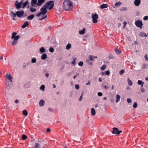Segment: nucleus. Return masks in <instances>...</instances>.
Segmentation results:
<instances>
[{
	"instance_id": "nucleus-1",
	"label": "nucleus",
	"mask_w": 148,
	"mask_h": 148,
	"mask_svg": "<svg viewBox=\"0 0 148 148\" xmlns=\"http://www.w3.org/2000/svg\"><path fill=\"white\" fill-rule=\"evenodd\" d=\"M73 4L70 0H64L63 3L62 8L66 11H70L72 10Z\"/></svg>"
},
{
	"instance_id": "nucleus-2",
	"label": "nucleus",
	"mask_w": 148,
	"mask_h": 148,
	"mask_svg": "<svg viewBox=\"0 0 148 148\" xmlns=\"http://www.w3.org/2000/svg\"><path fill=\"white\" fill-rule=\"evenodd\" d=\"M47 9L44 5L41 8V12L38 14L37 16L39 17L41 14H43V15L42 16V18L39 19V20H42L47 17V15L45 16V14L47 13Z\"/></svg>"
},
{
	"instance_id": "nucleus-3",
	"label": "nucleus",
	"mask_w": 148,
	"mask_h": 148,
	"mask_svg": "<svg viewBox=\"0 0 148 148\" xmlns=\"http://www.w3.org/2000/svg\"><path fill=\"white\" fill-rule=\"evenodd\" d=\"M16 33L15 32H13L12 34L11 38L12 39H14V40L12 43V45H15L16 44L18 40L20 37V36L19 35L16 36Z\"/></svg>"
},
{
	"instance_id": "nucleus-4",
	"label": "nucleus",
	"mask_w": 148,
	"mask_h": 148,
	"mask_svg": "<svg viewBox=\"0 0 148 148\" xmlns=\"http://www.w3.org/2000/svg\"><path fill=\"white\" fill-rule=\"evenodd\" d=\"M54 1H51L46 3L44 6L47 9L49 8V10H51L54 7Z\"/></svg>"
},
{
	"instance_id": "nucleus-5",
	"label": "nucleus",
	"mask_w": 148,
	"mask_h": 148,
	"mask_svg": "<svg viewBox=\"0 0 148 148\" xmlns=\"http://www.w3.org/2000/svg\"><path fill=\"white\" fill-rule=\"evenodd\" d=\"M91 17L92 19V22L95 23H96L97 22V19L98 18L99 16L97 14H92L91 15Z\"/></svg>"
},
{
	"instance_id": "nucleus-6",
	"label": "nucleus",
	"mask_w": 148,
	"mask_h": 148,
	"mask_svg": "<svg viewBox=\"0 0 148 148\" xmlns=\"http://www.w3.org/2000/svg\"><path fill=\"white\" fill-rule=\"evenodd\" d=\"M23 2L22 1H21L19 2L18 0H16L15 2V6L17 9H20L22 8V5Z\"/></svg>"
},
{
	"instance_id": "nucleus-7",
	"label": "nucleus",
	"mask_w": 148,
	"mask_h": 148,
	"mask_svg": "<svg viewBox=\"0 0 148 148\" xmlns=\"http://www.w3.org/2000/svg\"><path fill=\"white\" fill-rule=\"evenodd\" d=\"M135 24L137 27H139L140 29L142 28L143 25L142 22L140 20L136 21L135 22Z\"/></svg>"
},
{
	"instance_id": "nucleus-8",
	"label": "nucleus",
	"mask_w": 148,
	"mask_h": 148,
	"mask_svg": "<svg viewBox=\"0 0 148 148\" xmlns=\"http://www.w3.org/2000/svg\"><path fill=\"white\" fill-rule=\"evenodd\" d=\"M122 132V131L121 130L119 131L118 128L114 127L113 128V131L112 133L115 134H119L121 133Z\"/></svg>"
},
{
	"instance_id": "nucleus-9",
	"label": "nucleus",
	"mask_w": 148,
	"mask_h": 148,
	"mask_svg": "<svg viewBox=\"0 0 148 148\" xmlns=\"http://www.w3.org/2000/svg\"><path fill=\"white\" fill-rule=\"evenodd\" d=\"M5 77L6 78L8 79L10 82H12L13 78L10 73H7L5 75Z\"/></svg>"
},
{
	"instance_id": "nucleus-10",
	"label": "nucleus",
	"mask_w": 148,
	"mask_h": 148,
	"mask_svg": "<svg viewBox=\"0 0 148 148\" xmlns=\"http://www.w3.org/2000/svg\"><path fill=\"white\" fill-rule=\"evenodd\" d=\"M24 13V12L23 11H18L16 12V16L19 17H22L23 16Z\"/></svg>"
},
{
	"instance_id": "nucleus-11",
	"label": "nucleus",
	"mask_w": 148,
	"mask_h": 148,
	"mask_svg": "<svg viewBox=\"0 0 148 148\" xmlns=\"http://www.w3.org/2000/svg\"><path fill=\"white\" fill-rule=\"evenodd\" d=\"M46 0H38V2L37 3V5L38 6H40L42 4L44 3Z\"/></svg>"
},
{
	"instance_id": "nucleus-12",
	"label": "nucleus",
	"mask_w": 148,
	"mask_h": 148,
	"mask_svg": "<svg viewBox=\"0 0 148 148\" xmlns=\"http://www.w3.org/2000/svg\"><path fill=\"white\" fill-rule=\"evenodd\" d=\"M28 4H29V3L28 0L26 1L25 2H23L22 5V8H24Z\"/></svg>"
},
{
	"instance_id": "nucleus-13",
	"label": "nucleus",
	"mask_w": 148,
	"mask_h": 148,
	"mask_svg": "<svg viewBox=\"0 0 148 148\" xmlns=\"http://www.w3.org/2000/svg\"><path fill=\"white\" fill-rule=\"evenodd\" d=\"M35 7H36V5H34V6L31 5V6L30 7V10L31 12H34L36 11V9Z\"/></svg>"
},
{
	"instance_id": "nucleus-14",
	"label": "nucleus",
	"mask_w": 148,
	"mask_h": 148,
	"mask_svg": "<svg viewBox=\"0 0 148 148\" xmlns=\"http://www.w3.org/2000/svg\"><path fill=\"white\" fill-rule=\"evenodd\" d=\"M140 36L142 37H147V34L144 32H141L140 33Z\"/></svg>"
},
{
	"instance_id": "nucleus-15",
	"label": "nucleus",
	"mask_w": 148,
	"mask_h": 148,
	"mask_svg": "<svg viewBox=\"0 0 148 148\" xmlns=\"http://www.w3.org/2000/svg\"><path fill=\"white\" fill-rule=\"evenodd\" d=\"M140 0H135L134 1V4L136 6H138L140 5Z\"/></svg>"
},
{
	"instance_id": "nucleus-16",
	"label": "nucleus",
	"mask_w": 148,
	"mask_h": 148,
	"mask_svg": "<svg viewBox=\"0 0 148 148\" xmlns=\"http://www.w3.org/2000/svg\"><path fill=\"white\" fill-rule=\"evenodd\" d=\"M29 23L27 21L25 22L23 25L21 27L23 28H24L29 25Z\"/></svg>"
},
{
	"instance_id": "nucleus-17",
	"label": "nucleus",
	"mask_w": 148,
	"mask_h": 148,
	"mask_svg": "<svg viewBox=\"0 0 148 148\" xmlns=\"http://www.w3.org/2000/svg\"><path fill=\"white\" fill-rule=\"evenodd\" d=\"M37 0H31V4L32 6L37 5Z\"/></svg>"
},
{
	"instance_id": "nucleus-18",
	"label": "nucleus",
	"mask_w": 148,
	"mask_h": 148,
	"mask_svg": "<svg viewBox=\"0 0 148 148\" xmlns=\"http://www.w3.org/2000/svg\"><path fill=\"white\" fill-rule=\"evenodd\" d=\"M108 7V5L106 4H104L101 5L100 6V8L101 9H103L104 8H107Z\"/></svg>"
},
{
	"instance_id": "nucleus-19",
	"label": "nucleus",
	"mask_w": 148,
	"mask_h": 148,
	"mask_svg": "<svg viewBox=\"0 0 148 148\" xmlns=\"http://www.w3.org/2000/svg\"><path fill=\"white\" fill-rule=\"evenodd\" d=\"M45 104V101L43 99H41L39 103V104L40 106H43Z\"/></svg>"
},
{
	"instance_id": "nucleus-20",
	"label": "nucleus",
	"mask_w": 148,
	"mask_h": 148,
	"mask_svg": "<svg viewBox=\"0 0 148 148\" xmlns=\"http://www.w3.org/2000/svg\"><path fill=\"white\" fill-rule=\"evenodd\" d=\"M86 29L84 28L82 30L79 31V33L80 34H84L85 33Z\"/></svg>"
},
{
	"instance_id": "nucleus-21",
	"label": "nucleus",
	"mask_w": 148,
	"mask_h": 148,
	"mask_svg": "<svg viewBox=\"0 0 148 148\" xmlns=\"http://www.w3.org/2000/svg\"><path fill=\"white\" fill-rule=\"evenodd\" d=\"M39 51L40 53H43L45 52V49L44 47H42L40 49Z\"/></svg>"
},
{
	"instance_id": "nucleus-22",
	"label": "nucleus",
	"mask_w": 148,
	"mask_h": 148,
	"mask_svg": "<svg viewBox=\"0 0 148 148\" xmlns=\"http://www.w3.org/2000/svg\"><path fill=\"white\" fill-rule=\"evenodd\" d=\"M34 16L33 14H32L27 17V19L29 20H32L34 17Z\"/></svg>"
},
{
	"instance_id": "nucleus-23",
	"label": "nucleus",
	"mask_w": 148,
	"mask_h": 148,
	"mask_svg": "<svg viewBox=\"0 0 148 148\" xmlns=\"http://www.w3.org/2000/svg\"><path fill=\"white\" fill-rule=\"evenodd\" d=\"M121 98L120 96L118 95H116V103H118L120 101V99Z\"/></svg>"
},
{
	"instance_id": "nucleus-24",
	"label": "nucleus",
	"mask_w": 148,
	"mask_h": 148,
	"mask_svg": "<svg viewBox=\"0 0 148 148\" xmlns=\"http://www.w3.org/2000/svg\"><path fill=\"white\" fill-rule=\"evenodd\" d=\"M47 55L46 53L43 54L41 56V59L45 60L47 58Z\"/></svg>"
},
{
	"instance_id": "nucleus-25",
	"label": "nucleus",
	"mask_w": 148,
	"mask_h": 148,
	"mask_svg": "<svg viewBox=\"0 0 148 148\" xmlns=\"http://www.w3.org/2000/svg\"><path fill=\"white\" fill-rule=\"evenodd\" d=\"M91 113L92 116H94L95 114V110L94 108H92L91 109Z\"/></svg>"
},
{
	"instance_id": "nucleus-26",
	"label": "nucleus",
	"mask_w": 148,
	"mask_h": 148,
	"mask_svg": "<svg viewBox=\"0 0 148 148\" xmlns=\"http://www.w3.org/2000/svg\"><path fill=\"white\" fill-rule=\"evenodd\" d=\"M121 3L120 1L117 2L114 4L115 7H116L119 6L121 5Z\"/></svg>"
},
{
	"instance_id": "nucleus-27",
	"label": "nucleus",
	"mask_w": 148,
	"mask_h": 148,
	"mask_svg": "<svg viewBox=\"0 0 148 148\" xmlns=\"http://www.w3.org/2000/svg\"><path fill=\"white\" fill-rule=\"evenodd\" d=\"M127 82H128V84L130 86H131L132 85V81L130 80V79L128 78L127 79Z\"/></svg>"
},
{
	"instance_id": "nucleus-28",
	"label": "nucleus",
	"mask_w": 148,
	"mask_h": 148,
	"mask_svg": "<svg viewBox=\"0 0 148 148\" xmlns=\"http://www.w3.org/2000/svg\"><path fill=\"white\" fill-rule=\"evenodd\" d=\"M138 85H140L141 84V86L143 87V84H144V83L142 81L140 80H138Z\"/></svg>"
},
{
	"instance_id": "nucleus-29",
	"label": "nucleus",
	"mask_w": 148,
	"mask_h": 148,
	"mask_svg": "<svg viewBox=\"0 0 148 148\" xmlns=\"http://www.w3.org/2000/svg\"><path fill=\"white\" fill-rule=\"evenodd\" d=\"M115 51L116 53L118 54H120L121 53V51L119 50L118 49H115Z\"/></svg>"
},
{
	"instance_id": "nucleus-30",
	"label": "nucleus",
	"mask_w": 148,
	"mask_h": 148,
	"mask_svg": "<svg viewBox=\"0 0 148 148\" xmlns=\"http://www.w3.org/2000/svg\"><path fill=\"white\" fill-rule=\"evenodd\" d=\"M10 14L13 17H15L16 16V13H15L13 11L11 12L10 13Z\"/></svg>"
},
{
	"instance_id": "nucleus-31",
	"label": "nucleus",
	"mask_w": 148,
	"mask_h": 148,
	"mask_svg": "<svg viewBox=\"0 0 148 148\" xmlns=\"http://www.w3.org/2000/svg\"><path fill=\"white\" fill-rule=\"evenodd\" d=\"M71 44L68 43L66 45V48L67 49L69 50L71 48Z\"/></svg>"
},
{
	"instance_id": "nucleus-32",
	"label": "nucleus",
	"mask_w": 148,
	"mask_h": 148,
	"mask_svg": "<svg viewBox=\"0 0 148 148\" xmlns=\"http://www.w3.org/2000/svg\"><path fill=\"white\" fill-rule=\"evenodd\" d=\"M106 68V66L105 65H103L101 67V70L102 71L104 70Z\"/></svg>"
},
{
	"instance_id": "nucleus-33",
	"label": "nucleus",
	"mask_w": 148,
	"mask_h": 148,
	"mask_svg": "<svg viewBox=\"0 0 148 148\" xmlns=\"http://www.w3.org/2000/svg\"><path fill=\"white\" fill-rule=\"evenodd\" d=\"M120 10L121 11H126L127 10V8L126 7H122L120 9Z\"/></svg>"
},
{
	"instance_id": "nucleus-34",
	"label": "nucleus",
	"mask_w": 148,
	"mask_h": 148,
	"mask_svg": "<svg viewBox=\"0 0 148 148\" xmlns=\"http://www.w3.org/2000/svg\"><path fill=\"white\" fill-rule=\"evenodd\" d=\"M75 60L76 58H73V61L72 62V64L74 65V66L76 64Z\"/></svg>"
},
{
	"instance_id": "nucleus-35",
	"label": "nucleus",
	"mask_w": 148,
	"mask_h": 148,
	"mask_svg": "<svg viewBox=\"0 0 148 148\" xmlns=\"http://www.w3.org/2000/svg\"><path fill=\"white\" fill-rule=\"evenodd\" d=\"M23 114L25 116H26L27 115V112L26 110H23Z\"/></svg>"
},
{
	"instance_id": "nucleus-36",
	"label": "nucleus",
	"mask_w": 148,
	"mask_h": 148,
	"mask_svg": "<svg viewBox=\"0 0 148 148\" xmlns=\"http://www.w3.org/2000/svg\"><path fill=\"white\" fill-rule=\"evenodd\" d=\"M137 103L136 102H135L133 105V107L134 108H136L137 107Z\"/></svg>"
},
{
	"instance_id": "nucleus-37",
	"label": "nucleus",
	"mask_w": 148,
	"mask_h": 148,
	"mask_svg": "<svg viewBox=\"0 0 148 148\" xmlns=\"http://www.w3.org/2000/svg\"><path fill=\"white\" fill-rule=\"evenodd\" d=\"M83 93H84L83 92H82L80 96V98H79V99L78 100L79 101H82V97H83Z\"/></svg>"
},
{
	"instance_id": "nucleus-38",
	"label": "nucleus",
	"mask_w": 148,
	"mask_h": 148,
	"mask_svg": "<svg viewBox=\"0 0 148 148\" xmlns=\"http://www.w3.org/2000/svg\"><path fill=\"white\" fill-rule=\"evenodd\" d=\"M36 61V60L35 58H33L31 60L32 62L33 63H35Z\"/></svg>"
},
{
	"instance_id": "nucleus-39",
	"label": "nucleus",
	"mask_w": 148,
	"mask_h": 148,
	"mask_svg": "<svg viewBox=\"0 0 148 148\" xmlns=\"http://www.w3.org/2000/svg\"><path fill=\"white\" fill-rule=\"evenodd\" d=\"M27 138V136L25 135H23L22 136V138L23 140H25Z\"/></svg>"
},
{
	"instance_id": "nucleus-40",
	"label": "nucleus",
	"mask_w": 148,
	"mask_h": 148,
	"mask_svg": "<svg viewBox=\"0 0 148 148\" xmlns=\"http://www.w3.org/2000/svg\"><path fill=\"white\" fill-rule=\"evenodd\" d=\"M39 147V145L38 143H36L35 145L34 148H37Z\"/></svg>"
},
{
	"instance_id": "nucleus-41",
	"label": "nucleus",
	"mask_w": 148,
	"mask_h": 148,
	"mask_svg": "<svg viewBox=\"0 0 148 148\" xmlns=\"http://www.w3.org/2000/svg\"><path fill=\"white\" fill-rule=\"evenodd\" d=\"M78 65L79 66H83V62L79 61L78 63Z\"/></svg>"
},
{
	"instance_id": "nucleus-42",
	"label": "nucleus",
	"mask_w": 148,
	"mask_h": 148,
	"mask_svg": "<svg viewBox=\"0 0 148 148\" xmlns=\"http://www.w3.org/2000/svg\"><path fill=\"white\" fill-rule=\"evenodd\" d=\"M45 88V86L44 85H42L40 86V90H42L43 91H44V90Z\"/></svg>"
},
{
	"instance_id": "nucleus-43",
	"label": "nucleus",
	"mask_w": 148,
	"mask_h": 148,
	"mask_svg": "<svg viewBox=\"0 0 148 148\" xmlns=\"http://www.w3.org/2000/svg\"><path fill=\"white\" fill-rule=\"evenodd\" d=\"M125 71L123 69L121 70L119 72V74L120 75H122L124 72Z\"/></svg>"
},
{
	"instance_id": "nucleus-44",
	"label": "nucleus",
	"mask_w": 148,
	"mask_h": 148,
	"mask_svg": "<svg viewBox=\"0 0 148 148\" xmlns=\"http://www.w3.org/2000/svg\"><path fill=\"white\" fill-rule=\"evenodd\" d=\"M49 51L50 52L52 53V52H53V51H54V50L52 47H51L49 49Z\"/></svg>"
},
{
	"instance_id": "nucleus-45",
	"label": "nucleus",
	"mask_w": 148,
	"mask_h": 148,
	"mask_svg": "<svg viewBox=\"0 0 148 148\" xmlns=\"http://www.w3.org/2000/svg\"><path fill=\"white\" fill-rule=\"evenodd\" d=\"M105 74L107 75H109L110 72L109 71H106L105 72Z\"/></svg>"
},
{
	"instance_id": "nucleus-46",
	"label": "nucleus",
	"mask_w": 148,
	"mask_h": 148,
	"mask_svg": "<svg viewBox=\"0 0 148 148\" xmlns=\"http://www.w3.org/2000/svg\"><path fill=\"white\" fill-rule=\"evenodd\" d=\"M127 101L128 103H131L132 102L131 99L130 98H128L127 99Z\"/></svg>"
},
{
	"instance_id": "nucleus-47",
	"label": "nucleus",
	"mask_w": 148,
	"mask_h": 148,
	"mask_svg": "<svg viewBox=\"0 0 148 148\" xmlns=\"http://www.w3.org/2000/svg\"><path fill=\"white\" fill-rule=\"evenodd\" d=\"M143 20L145 21L147 20H148V16H145L143 17Z\"/></svg>"
},
{
	"instance_id": "nucleus-48",
	"label": "nucleus",
	"mask_w": 148,
	"mask_h": 148,
	"mask_svg": "<svg viewBox=\"0 0 148 148\" xmlns=\"http://www.w3.org/2000/svg\"><path fill=\"white\" fill-rule=\"evenodd\" d=\"M48 109L49 111H50L51 112H53L54 111V110H53V109L52 108H49Z\"/></svg>"
},
{
	"instance_id": "nucleus-49",
	"label": "nucleus",
	"mask_w": 148,
	"mask_h": 148,
	"mask_svg": "<svg viewBox=\"0 0 148 148\" xmlns=\"http://www.w3.org/2000/svg\"><path fill=\"white\" fill-rule=\"evenodd\" d=\"M75 88L76 89H78L79 88V85L78 84L75 85Z\"/></svg>"
},
{
	"instance_id": "nucleus-50",
	"label": "nucleus",
	"mask_w": 148,
	"mask_h": 148,
	"mask_svg": "<svg viewBox=\"0 0 148 148\" xmlns=\"http://www.w3.org/2000/svg\"><path fill=\"white\" fill-rule=\"evenodd\" d=\"M144 58H145V59L146 61H148V58L147 56V54H146L144 57Z\"/></svg>"
},
{
	"instance_id": "nucleus-51",
	"label": "nucleus",
	"mask_w": 148,
	"mask_h": 148,
	"mask_svg": "<svg viewBox=\"0 0 148 148\" xmlns=\"http://www.w3.org/2000/svg\"><path fill=\"white\" fill-rule=\"evenodd\" d=\"M97 95L99 96H101L102 95V93L101 92H99L97 93Z\"/></svg>"
},
{
	"instance_id": "nucleus-52",
	"label": "nucleus",
	"mask_w": 148,
	"mask_h": 148,
	"mask_svg": "<svg viewBox=\"0 0 148 148\" xmlns=\"http://www.w3.org/2000/svg\"><path fill=\"white\" fill-rule=\"evenodd\" d=\"M89 57H90V60H93L94 57L93 56H91V55H90L89 56Z\"/></svg>"
},
{
	"instance_id": "nucleus-53",
	"label": "nucleus",
	"mask_w": 148,
	"mask_h": 148,
	"mask_svg": "<svg viewBox=\"0 0 148 148\" xmlns=\"http://www.w3.org/2000/svg\"><path fill=\"white\" fill-rule=\"evenodd\" d=\"M140 90L142 92H144L145 91V90L143 88H141Z\"/></svg>"
},
{
	"instance_id": "nucleus-54",
	"label": "nucleus",
	"mask_w": 148,
	"mask_h": 148,
	"mask_svg": "<svg viewBox=\"0 0 148 148\" xmlns=\"http://www.w3.org/2000/svg\"><path fill=\"white\" fill-rule=\"evenodd\" d=\"M103 87L105 89H107L108 88V86L106 85L104 86Z\"/></svg>"
},
{
	"instance_id": "nucleus-55",
	"label": "nucleus",
	"mask_w": 148,
	"mask_h": 148,
	"mask_svg": "<svg viewBox=\"0 0 148 148\" xmlns=\"http://www.w3.org/2000/svg\"><path fill=\"white\" fill-rule=\"evenodd\" d=\"M123 24L124 25V26H126V24H127V22L125 21H124Z\"/></svg>"
},
{
	"instance_id": "nucleus-56",
	"label": "nucleus",
	"mask_w": 148,
	"mask_h": 148,
	"mask_svg": "<svg viewBox=\"0 0 148 148\" xmlns=\"http://www.w3.org/2000/svg\"><path fill=\"white\" fill-rule=\"evenodd\" d=\"M51 131L50 130L49 128H47L46 130L47 132H50Z\"/></svg>"
},
{
	"instance_id": "nucleus-57",
	"label": "nucleus",
	"mask_w": 148,
	"mask_h": 148,
	"mask_svg": "<svg viewBox=\"0 0 148 148\" xmlns=\"http://www.w3.org/2000/svg\"><path fill=\"white\" fill-rule=\"evenodd\" d=\"M45 76L47 77H48L49 76V74L48 73H47L45 74Z\"/></svg>"
},
{
	"instance_id": "nucleus-58",
	"label": "nucleus",
	"mask_w": 148,
	"mask_h": 148,
	"mask_svg": "<svg viewBox=\"0 0 148 148\" xmlns=\"http://www.w3.org/2000/svg\"><path fill=\"white\" fill-rule=\"evenodd\" d=\"M99 82H101V81H102V79H101V78H100V77L99 78Z\"/></svg>"
},
{
	"instance_id": "nucleus-59",
	"label": "nucleus",
	"mask_w": 148,
	"mask_h": 148,
	"mask_svg": "<svg viewBox=\"0 0 148 148\" xmlns=\"http://www.w3.org/2000/svg\"><path fill=\"white\" fill-rule=\"evenodd\" d=\"M90 81H88V82L86 84V85H89L90 84Z\"/></svg>"
},
{
	"instance_id": "nucleus-60",
	"label": "nucleus",
	"mask_w": 148,
	"mask_h": 148,
	"mask_svg": "<svg viewBox=\"0 0 148 148\" xmlns=\"http://www.w3.org/2000/svg\"><path fill=\"white\" fill-rule=\"evenodd\" d=\"M15 103H18V100H16L15 101Z\"/></svg>"
},
{
	"instance_id": "nucleus-61",
	"label": "nucleus",
	"mask_w": 148,
	"mask_h": 148,
	"mask_svg": "<svg viewBox=\"0 0 148 148\" xmlns=\"http://www.w3.org/2000/svg\"><path fill=\"white\" fill-rule=\"evenodd\" d=\"M105 73L104 72H102L101 73V75H105Z\"/></svg>"
},
{
	"instance_id": "nucleus-62",
	"label": "nucleus",
	"mask_w": 148,
	"mask_h": 148,
	"mask_svg": "<svg viewBox=\"0 0 148 148\" xmlns=\"http://www.w3.org/2000/svg\"><path fill=\"white\" fill-rule=\"evenodd\" d=\"M114 86L113 85H112V88H111V89L112 90H113L114 89Z\"/></svg>"
},
{
	"instance_id": "nucleus-63",
	"label": "nucleus",
	"mask_w": 148,
	"mask_h": 148,
	"mask_svg": "<svg viewBox=\"0 0 148 148\" xmlns=\"http://www.w3.org/2000/svg\"><path fill=\"white\" fill-rule=\"evenodd\" d=\"M56 87V86L54 84H53V88H55Z\"/></svg>"
},
{
	"instance_id": "nucleus-64",
	"label": "nucleus",
	"mask_w": 148,
	"mask_h": 148,
	"mask_svg": "<svg viewBox=\"0 0 148 148\" xmlns=\"http://www.w3.org/2000/svg\"><path fill=\"white\" fill-rule=\"evenodd\" d=\"M103 99L104 100H106L107 99V98L106 97H105L103 98Z\"/></svg>"
}]
</instances>
